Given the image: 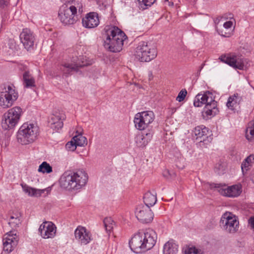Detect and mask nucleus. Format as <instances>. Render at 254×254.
<instances>
[{
	"label": "nucleus",
	"mask_w": 254,
	"mask_h": 254,
	"mask_svg": "<svg viewBox=\"0 0 254 254\" xmlns=\"http://www.w3.org/2000/svg\"><path fill=\"white\" fill-rule=\"evenodd\" d=\"M157 236L152 229L140 230L134 234L129 242L131 250L136 253L146 252L155 245Z\"/></svg>",
	"instance_id": "f257e3e1"
},
{
	"label": "nucleus",
	"mask_w": 254,
	"mask_h": 254,
	"mask_svg": "<svg viewBox=\"0 0 254 254\" xmlns=\"http://www.w3.org/2000/svg\"><path fill=\"white\" fill-rule=\"evenodd\" d=\"M88 180V176L83 170L67 171L61 177L60 184L68 190L79 191L85 187Z\"/></svg>",
	"instance_id": "f03ea898"
},
{
	"label": "nucleus",
	"mask_w": 254,
	"mask_h": 254,
	"mask_svg": "<svg viewBox=\"0 0 254 254\" xmlns=\"http://www.w3.org/2000/svg\"><path fill=\"white\" fill-rule=\"evenodd\" d=\"M103 35L104 46L109 51L119 52L122 49L124 40L127 38L124 32L117 27H106Z\"/></svg>",
	"instance_id": "7ed1b4c3"
},
{
	"label": "nucleus",
	"mask_w": 254,
	"mask_h": 254,
	"mask_svg": "<svg viewBox=\"0 0 254 254\" xmlns=\"http://www.w3.org/2000/svg\"><path fill=\"white\" fill-rule=\"evenodd\" d=\"M39 132V127L36 125L25 123L16 133L17 141L21 145L31 144L37 139Z\"/></svg>",
	"instance_id": "20e7f679"
},
{
	"label": "nucleus",
	"mask_w": 254,
	"mask_h": 254,
	"mask_svg": "<svg viewBox=\"0 0 254 254\" xmlns=\"http://www.w3.org/2000/svg\"><path fill=\"white\" fill-rule=\"evenodd\" d=\"M157 54L156 47L151 42H140L134 51L135 58L141 62H149L155 59Z\"/></svg>",
	"instance_id": "39448f33"
},
{
	"label": "nucleus",
	"mask_w": 254,
	"mask_h": 254,
	"mask_svg": "<svg viewBox=\"0 0 254 254\" xmlns=\"http://www.w3.org/2000/svg\"><path fill=\"white\" fill-rule=\"evenodd\" d=\"M81 6L79 3L71 4L70 2L64 4L60 8L58 16L61 22L64 25L74 24L77 21V9L79 10Z\"/></svg>",
	"instance_id": "423d86ee"
},
{
	"label": "nucleus",
	"mask_w": 254,
	"mask_h": 254,
	"mask_svg": "<svg viewBox=\"0 0 254 254\" xmlns=\"http://www.w3.org/2000/svg\"><path fill=\"white\" fill-rule=\"evenodd\" d=\"M18 98V94L14 87L10 85H4L0 90V106L3 108L11 107Z\"/></svg>",
	"instance_id": "0eeeda50"
},
{
	"label": "nucleus",
	"mask_w": 254,
	"mask_h": 254,
	"mask_svg": "<svg viewBox=\"0 0 254 254\" xmlns=\"http://www.w3.org/2000/svg\"><path fill=\"white\" fill-rule=\"evenodd\" d=\"M239 222L236 215L231 212H226L221 216L220 226L226 232L234 233L239 228Z\"/></svg>",
	"instance_id": "6e6552de"
},
{
	"label": "nucleus",
	"mask_w": 254,
	"mask_h": 254,
	"mask_svg": "<svg viewBox=\"0 0 254 254\" xmlns=\"http://www.w3.org/2000/svg\"><path fill=\"white\" fill-rule=\"evenodd\" d=\"M155 119L154 113L151 111L139 112L135 114L134 123L136 129L142 130L147 128Z\"/></svg>",
	"instance_id": "1a4fd4ad"
},
{
	"label": "nucleus",
	"mask_w": 254,
	"mask_h": 254,
	"mask_svg": "<svg viewBox=\"0 0 254 254\" xmlns=\"http://www.w3.org/2000/svg\"><path fill=\"white\" fill-rule=\"evenodd\" d=\"M212 187L215 188L222 195L228 197H237L242 192V187L240 185L228 186L225 184H213Z\"/></svg>",
	"instance_id": "9d476101"
},
{
	"label": "nucleus",
	"mask_w": 254,
	"mask_h": 254,
	"mask_svg": "<svg viewBox=\"0 0 254 254\" xmlns=\"http://www.w3.org/2000/svg\"><path fill=\"white\" fill-rule=\"evenodd\" d=\"M135 214L137 219L143 223H150L153 218V214L150 207L142 204L137 206Z\"/></svg>",
	"instance_id": "9b49d317"
},
{
	"label": "nucleus",
	"mask_w": 254,
	"mask_h": 254,
	"mask_svg": "<svg viewBox=\"0 0 254 254\" xmlns=\"http://www.w3.org/2000/svg\"><path fill=\"white\" fill-rule=\"evenodd\" d=\"M75 239L81 244L86 245L92 240L91 232L85 227L78 226L74 231Z\"/></svg>",
	"instance_id": "f8f14e48"
},
{
	"label": "nucleus",
	"mask_w": 254,
	"mask_h": 254,
	"mask_svg": "<svg viewBox=\"0 0 254 254\" xmlns=\"http://www.w3.org/2000/svg\"><path fill=\"white\" fill-rule=\"evenodd\" d=\"M18 237L14 231L6 233L3 238V250L8 253L12 252L18 243Z\"/></svg>",
	"instance_id": "ddd939ff"
},
{
	"label": "nucleus",
	"mask_w": 254,
	"mask_h": 254,
	"mask_svg": "<svg viewBox=\"0 0 254 254\" xmlns=\"http://www.w3.org/2000/svg\"><path fill=\"white\" fill-rule=\"evenodd\" d=\"M57 228L55 225L50 221H45L41 224L39 228L40 235L44 239L53 238L56 234Z\"/></svg>",
	"instance_id": "4468645a"
},
{
	"label": "nucleus",
	"mask_w": 254,
	"mask_h": 254,
	"mask_svg": "<svg viewBox=\"0 0 254 254\" xmlns=\"http://www.w3.org/2000/svg\"><path fill=\"white\" fill-rule=\"evenodd\" d=\"M219 60L223 63H226L235 69H243L244 63L241 59L237 58L234 55H222L219 57Z\"/></svg>",
	"instance_id": "2eb2a0df"
},
{
	"label": "nucleus",
	"mask_w": 254,
	"mask_h": 254,
	"mask_svg": "<svg viewBox=\"0 0 254 254\" xmlns=\"http://www.w3.org/2000/svg\"><path fill=\"white\" fill-rule=\"evenodd\" d=\"M19 38L21 42L26 49L29 50L34 45V36L29 29H23L20 34Z\"/></svg>",
	"instance_id": "dca6fc26"
},
{
	"label": "nucleus",
	"mask_w": 254,
	"mask_h": 254,
	"mask_svg": "<svg viewBox=\"0 0 254 254\" xmlns=\"http://www.w3.org/2000/svg\"><path fill=\"white\" fill-rule=\"evenodd\" d=\"M73 63L72 64L65 63L60 66V69L63 74L67 76L71 74L73 71H77L78 67L86 65V64H84L83 62L80 63L79 59L78 60H74Z\"/></svg>",
	"instance_id": "f3484780"
},
{
	"label": "nucleus",
	"mask_w": 254,
	"mask_h": 254,
	"mask_svg": "<svg viewBox=\"0 0 254 254\" xmlns=\"http://www.w3.org/2000/svg\"><path fill=\"white\" fill-rule=\"evenodd\" d=\"M214 99L213 94L207 91L203 94L199 93L194 98L193 105L195 107H199L203 105H206L208 103H210Z\"/></svg>",
	"instance_id": "a211bd4d"
},
{
	"label": "nucleus",
	"mask_w": 254,
	"mask_h": 254,
	"mask_svg": "<svg viewBox=\"0 0 254 254\" xmlns=\"http://www.w3.org/2000/svg\"><path fill=\"white\" fill-rule=\"evenodd\" d=\"M98 15L96 12H90L82 18V25L86 28H93L99 24Z\"/></svg>",
	"instance_id": "6ab92c4d"
},
{
	"label": "nucleus",
	"mask_w": 254,
	"mask_h": 254,
	"mask_svg": "<svg viewBox=\"0 0 254 254\" xmlns=\"http://www.w3.org/2000/svg\"><path fill=\"white\" fill-rule=\"evenodd\" d=\"M233 25V22L228 20L224 22L222 26H216V29L220 36L224 37H229L232 35L234 30Z\"/></svg>",
	"instance_id": "aec40b11"
},
{
	"label": "nucleus",
	"mask_w": 254,
	"mask_h": 254,
	"mask_svg": "<svg viewBox=\"0 0 254 254\" xmlns=\"http://www.w3.org/2000/svg\"><path fill=\"white\" fill-rule=\"evenodd\" d=\"M217 107V103L214 99L212 102L205 105L202 112L203 118L207 119L215 116L219 112Z\"/></svg>",
	"instance_id": "412c9836"
},
{
	"label": "nucleus",
	"mask_w": 254,
	"mask_h": 254,
	"mask_svg": "<svg viewBox=\"0 0 254 254\" xmlns=\"http://www.w3.org/2000/svg\"><path fill=\"white\" fill-rule=\"evenodd\" d=\"M65 117L64 114L57 113L53 114L50 120V127L55 130L61 129L63 127V121L65 120Z\"/></svg>",
	"instance_id": "4be33fe9"
},
{
	"label": "nucleus",
	"mask_w": 254,
	"mask_h": 254,
	"mask_svg": "<svg viewBox=\"0 0 254 254\" xmlns=\"http://www.w3.org/2000/svg\"><path fill=\"white\" fill-rule=\"evenodd\" d=\"M23 190L29 196L39 197L42 195L45 192H47L46 194H48L50 190L49 188H47L43 190H38L34 188H32L29 187L27 185H21Z\"/></svg>",
	"instance_id": "5701e85b"
},
{
	"label": "nucleus",
	"mask_w": 254,
	"mask_h": 254,
	"mask_svg": "<svg viewBox=\"0 0 254 254\" xmlns=\"http://www.w3.org/2000/svg\"><path fill=\"white\" fill-rule=\"evenodd\" d=\"M242 101V97L238 94H235L229 97L226 106L231 110H236Z\"/></svg>",
	"instance_id": "b1692460"
},
{
	"label": "nucleus",
	"mask_w": 254,
	"mask_h": 254,
	"mask_svg": "<svg viewBox=\"0 0 254 254\" xmlns=\"http://www.w3.org/2000/svg\"><path fill=\"white\" fill-rule=\"evenodd\" d=\"M23 85L24 88H30L36 86L35 80L29 71H25L22 76Z\"/></svg>",
	"instance_id": "393cba45"
},
{
	"label": "nucleus",
	"mask_w": 254,
	"mask_h": 254,
	"mask_svg": "<svg viewBox=\"0 0 254 254\" xmlns=\"http://www.w3.org/2000/svg\"><path fill=\"white\" fill-rule=\"evenodd\" d=\"M18 123L13 119L10 118L5 113L4 114L1 121V127L5 130H9L14 128Z\"/></svg>",
	"instance_id": "a878e982"
},
{
	"label": "nucleus",
	"mask_w": 254,
	"mask_h": 254,
	"mask_svg": "<svg viewBox=\"0 0 254 254\" xmlns=\"http://www.w3.org/2000/svg\"><path fill=\"white\" fill-rule=\"evenodd\" d=\"M178 251V246L173 240L168 241L164 246V254H177Z\"/></svg>",
	"instance_id": "bb28decb"
},
{
	"label": "nucleus",
	"mask_w": 254,
	"mask_h": 254,
	"mask_svg": "<svg viewBox=\"0 0 254 254\" xmlns=\"http://www.w3.org/2000/svg\"><path fill=\"white\" fill-rule=\"evenodd\" d=\"M22 109L19 107H14L8 110L5 114L10 118L18 123L22 115Z\"/></svg>",
	"instance_id": "cd10ccee"
},
{
	"label": "nucleus",
	"mask_w": 254,
	"mask_h": 254,
	"mask_svg": "<svg viewBox=\"0 0 254 254\" xmlns=\"http://www.w3.org/2000/svg\"><path fill=\"white\" fill-rule=\"evenodd\" d=\"M143 201L145 206L149 207L153 206L157 201L156 194H153L150 191L146 192L143 197Z\"/></svg>",
	"instance_id": "c85d7f7f"
},
{
	"label": "nucleus",
	"mask_w": 254,
	"mask_h": 254,
	"mask_svg": "<svg viewBox=\"0 0 254 254\" xmlns=\"http://www.w3.org/2000/svg\"><path fill=\"white\" fill-rule=\"evenodd\" d=\"M193 132L197 139L206 136L208 132V129L203 126H197L195 127Z\"/></svg>",
	"instance_id": "c756f323"
},
{
	"label": "nucleus",
	"mask_w": 254,
	"mask_h": 254,
	"mask_svg": "<svg viewBox=\"0 0 254 254\" xmlns=\"http://www.w3.org/2000/svg\"><path fill=\"white\" fill-rule=\"evenodd\" d=\"M246 137L250 141L254 140V120L249 123L246 129Z\"/></svg>",
	"instance_id": "7c9ffc66"
},
{
	"label": "nucleus",
	"mask_w": 254,
	"mask_h": 254,
	"mask_svg": "<svg viewBox=\"0 0 254 254\" xmlns=\"http://www.w3.org/2000/svg\"><path fill=\"white\" fill-rule=\"evenodd\" d=\"M72 139L73 142H74L77 146H84L87 144L86 138L81 134L75 135L72 138Z\"/></svg>",
	"instance_id": "2f4dec72"
},
{
	"label": "nucleus",
	"mask_w": 254,
	"mask_h": 254,
	"mask_svg": "<svg viewBox=\"0 0 254 254\" xmlns=\"http://www.w3.org/2000/svg\"><path fill=\"white\" fill-rule=\"evenodd\" d=\"M135 1L140 8L145 9L151 6L156 0H135Z\"/></svg>",
	"instance_id": "473e14b6"
},
{
	"label": "nucleus",
	"mask_w": 254,
	"mask_h": 254,
	"mask_svg": "<svg viewBox=\"0 0 254 254\" xmlns=\"http://www.w3.org/2000/svg\"><path fill=\"white\" fill-rule=\"evenodd\" d=\"M103 222L106 232L110 233L115 225L114 221L111 217H107L104 219Z\"/></svg>",
	"instance_id": "72a5a7b5"
},
{
	"label": "nucleus",
	"mask_w": 254,
	"mask_h": 254,
	"mask_svg": "<svg viewBox=\"0 0 254 254\" xmlns=\"http://www.w3.org/2000/svg\"><path fill=\"white\" fill-rule=\"evenodd\" d=\"M52 171V167L46 162H43L38 168V171L43 173H50Z\"/></svg>",
	"instance_id": "f704fd0d"
},
{
	"label": "nucleus",
	"mask_w": 254,
	"mask_h": 254,
	"mask_svg": "<svg viewBox=\"0 0 254 254\" xmlns=\"http://www.w3.org/2000/svg\"><path fill=\"white\" fill-rule=\"evenodd\" d=\"M184 254H203V251L195 247H188L184 251Z\"/></svg>",
	"instance_id": "c9c22d12"
},
{
	"label": "nucleus",
	"mask_w": 254,
	"mask_h": 254,
	"mask_svg": "<svg viewBox=\"0 0 254 254\" xmlns=\"http://www.w3.org/2000/svg\"><path fill=\"white\" fill-rule=\"evenodd\" d=\"M135 142L137 146L139 147H143L148 144V142L144 138V134L137 135L135 137Z\"/></svg>",
	"instance_id": "e433bc0d"
},
{
	"label": "nucleus",
	"mask_w": 254,
	"mask_h": 254,
	"mask_svg": "<svg viewBox=\"0 0 254 254\" xmlns=\"http://www.w3.org/2000/svg\"><path fill=\"white\" fill-rule=\"evenodd\" d=\"M226 165L224 162H219L216 164L214 171L219 175L223 174L225 170Z\"/></svg>",
	"instance_id": "4c0bfd02"
},
{
	"label": "nucleus",
	"mask_w": 254,
	"mask_h": 254,
	"mask_svg": "<svg viewBox=\"0 0 254 254\" xmlns=\"http://www.w3.org/2000/svg\"><path fill=\"white\" fill-rule=\"evenodd\" d=\"M20 223V220L18 217L11 216L8 224L12 228L16 227Z\"/></svg>",
	"instance_id": "58836bf2"
},
{
	"label": "nucleus",
	"mask_w": 254,
	"mask_h": 254,
	"mask_svg": "<svg viewBox=\"0 0 254 254\" xmlns=\"http://www.w3.org/2000/svg\"><path fill=\"white\" fill-rule=\"evenodd\" d=\"M187 94V91L186 89L182 90L178 94V95L176 97V100L179 102L183 101L186 97Z\"/></svg>",
	"instance_id": "ea45409f"
},
{
	"label": "nucleus",
	"mask_w": 254,
	"mask_h": 254,
	"mask_svg": "<svg viewBox=\"0 0 254 254\" xmlns=\"http://www.w3.org/2000/svg\"><path fill=\"white\" fill-rule=\"evenodd\" d=\"M77 146L74 143V142H73L72 139L70 141L68 142L65 145L66 149L68 151H74Z\"/></svg>",
	"instance_id": "a19ab883"
},
{
	"label": "nucleus",
	"mask_w": 254,
	"mask_h": 254,
	"mask_svg": "<svg viewBox=\"0 0 254 254\" xmlns=\"http://www.w3.org/2000/svg\"><path fill=\"white\" fill-rule=\"evenodd\" d=\"M251 166L246 162V159L242 162L241 165V169L243 174L247 172L250 168Z\"/></svg>",
	"instance_id": "79ce46f5"
},
{
	"label": "nucleus",
	"mask_w": 254,
	"mask_h": 254,
	"mask_svg": "<svg viewBox=\"0 0 254 254\" xmlns=\"http://www.w3.org/2000/svg\"><path fill=\"white\" fill-rule=\"evenodd\" d=\"M246 162L252 166L254 161V155L251 154L247 157L246 159Z\"/></svg>",
	"instance_id": "37998d69"
},
{
	"label": "nucleus",
	"mask_w": 254,
	"mask_h": 254,
	"mask_svg": "<svg viewBox=\"0 0 254 254\" xmlns=\"http://www.w3.org/2000/svg\"><path fill=\"white\" fill-rule=\"evenodd\" d=\"M152 137V133L151 132L146 133L144 134V138L146 140L148 143L151 140Z\"/></svg>",
	"instance_id": "c03bdc74"
},
{
	"label": "nucleus",
	"mask_w": 254,
	"mask_h": 254,
	"mask_svg": "<svg viewBox=\"0 0 254 254\" xmlns=\"http://www.w3.org/2000/svg\"><path fill=\"white\" fill-rule=\"evenodd\" d=\"M249 223L251 224L252 228L254 229V217H251L249 220Z\"/></svg>",
	"instance_id": "a18cd8bd"
},
{
	"label": "nucleus",
	"mask_w": 254,
	"mask_h": 254,
	"mask_svg": "<svg viewBox=\"0 0 254 254\" xmlns=\"http://www.w3.org/2000/svg\"><path fill=\"white\" fill-rule=\"evenodd\" d=\"M61 1L62 2H65V3H68V2H70V3H71V4H74V2H75V3H78L77 2H75V1H73V0L70 1V0H61Z\"/></svg>",
	"instance_id": "49530a36"
},
{
	"label": "nucleus",
	"mask_w": 254,
	"mask_h": 254,
	"mask_svg": "<svg viewBox=\"0 0 254 254\" xmlns=\"http://www.w3.org/2000/svg\"><path fill=\"white\" fill-rule=\"evenodd\" d=\"M5 4V1L4 0H0V6H2Z\"/></svg>",
	"instance_id": "de8ad7c7"
}]
</instances>
